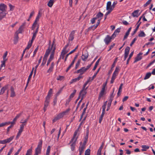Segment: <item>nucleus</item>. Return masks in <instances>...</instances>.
I'll list each match as a JSON object with an SVG mask.
<instances>
[{
    "label": "nucleus",
    "mask_w": 155,
    "mask_h": 155,
    "mask_svg": "<svg viewBox=\"0 0 155 155\" xmlns=\"http://www.w3.org/2000/svg\"><path fill=\"white\" fill-rule=\"evenodd\" d=\"M91 64H89L87 65L86 67H84L81 68L80 69L78 70L77 71L76 73H80L79 75L82 76V75L87 71L91 66Z\"/></svg>",
    "instance_id": "obj_1"
},
{
    "label": "nucleus",
    "mask_w": 155,
    "mask_h": 155,
    "mask_svg": "<svg viewBox=\"0 0 155 155\" xmlns=\"http://www.w3.org/2000/svg\"><path fill=\"white\" fill-rule=\"evenodd\" d=\"M68 46V44L66 45L65 47L63 48L61 52V54L60 55L59 58L60 59H63L65 57V55L69 51V50L67 49V47Z\"/></svg>",
    "instance_id": "obj_2"
},
{
    "label": "nucleus",
    "mask_w": 155,
    "mask_h": 155,
    "mask_svg": "<svg viewBox=\"0 0 155 155\" xmlns=\"http://www.w3.org/2000/svg\"><path fill=\"white\" fill-rule=\"evenodd\" d=\"M6 7V5L4 4H0V14H1V15L4 17L7 14L5 11Z\"/></svg>",
    "instance_id": "obj_3"
},
{
    "label": "nucleus",
    "mask_w": 155,
    "mask_h": 155,
    "mask_svg": "<svg viewBox=\"0 0 155 155\" xmlns=\"http://www.w3.org/2000/svg\"><path fill=\"white\" fill-rule=\"evenodd\" d=\"M42 140H40L38 143L37 147L35 149V153L38 154H40L41 153L42 146Z\"/></svg>",
    "instance_id": "obj_4"
},
{
    "label": "nucleus",
    "mask_w": 155,
    "mask_h": 155,
    "mask_svg": "<svg viewBox=\"0 0 155 155\" xmlns=\"http://www.w3.org/2000/svg\"><path fill=\"white\" fill-rule=\"evenodd\" d=\"M56 48L55 47H54V48L52 52L51 53L50 57L47 61V65L48 66V65L49 64L50 62L54 58V55L55 52V50Z\"/></svg>",
    "instance_id": "obj_5"
},
{
    "label": "nucleus",
    "mask_w": 155,
    "mask_h": 155,
    "mask_svg": "<svg viewBox=\"0 0 155 155\" xmlns=\"http://www.w3.org/2000/svg\"><path fill=\"white\" fill-rule=\"evenodd\" d=\"M87 90L82 88V89L81 90L79 94V97H81V98H82V99H83L86 94H87Z\"/></svg>",
    "instance_id": "obj_6"
},
{
    "label": "nucleus",
    "mask_w": 155,
    "mask_h": 155,
    "mask_svg": "<svg viewBox=\"0 0 155 155\" xmlns=\"http://www.w3.org/2000/svg\"><path fill=\"white\" fill-rule=\"evenodd\" d=\"M50 99L45 97V101L44 104V106L43 109L44 112L46 111L49 105V104L50 101Z\"/></svg>",
    "instance_id": "obj_7"
},
{
    "label": "nucleus",
    "mask_w": 155,
    "mask_h": 155,
    "mask_svg": "<svg viewBox=\"0 0 155 155\" xmlns=\"http://www.w3.org/2000/svg\"><path fill=\"white\" fill-rule=\"evenodd\" d=\"M75 33V31L73 30L70 33L69 35V38H68V45H69V43L71 41H72L74 38V34Z\"/></svg>",
    "instance_id": "obj_8"
},
{
    "label": "nucleus",
    "mask_w": 155,
    "mask_h": 155,
    "mask_svg": "<svg viewBox=\"0 0 155 155\" xmlns=\"http://www.w3.org/2000/svg\"><path fill=\"white\" fill-rule=\"evenodd\" d=\"M106 88H104L102 87L101 90V91L98 97V100H100L101 98L103 97V96L106 94Z\"/></svg>",
    "instance_id": "obj_9"
},
{
    "label": "nucleus",
    "mask_w": 155,
    "mask_h": 155,
    "mask_svg": "<svg viewBox=\"0 0 155 155\" xmlns=\"http://www.w3.org/2000/svg\"><path fill=\"white\" fill-rule=\"evenodd\" d=\"M114 37H112V36L111 37L107 35L106 37L105 38L104 40V41L105 42V44L107 45H108L110 42L111 41V39L113 38H114Z\"/></svg>",
    "instance_id": "obj_10"
},
{
    "label": "nucleus",
    "mask_w": 155,
    "mask_h": 155,
    "mask_svg": "<svg viewBox=\"0 0 155 155\" xmlns=\"http://www.w3.org/2000/svg\"><path fill=\"white\" fill-rule=\"evenodd\" d=\"M40 15V13L38 14V16L37 17L35 20V22L33 23V24L32 27V29L34 30L35 28L36 27L37 25H38L37 21H39V15Z\"/></svg>",
    "instance_id": "obj_11"
},
{
    "label": "nucleus",
    "mask_w": 155,
    "mask_h": 155,
    "mask_svg": "<svg viewBox=\"0 0 155 155\" xmlns=\"http://www.w3.org/2000/svg\"><path fill=\"white\" fill-rule=\"evenodd\" d=\"M81 142L80 143V145L79 148V155H81L84 152V150L85 148V146L84 145H81Z\"/></svg>",
    "instance_id": "obj_12"
},
{
    "label": "nucleus",
    "mask_w": 155,
    "mask_h": 155,
    "mask_svg": "<svg viewBox=\"0 0 155 155\" xmlns=\"http://www.w3.org/2000/svg\"><path fill=\"white\" fill-rule=\"evenodd\" d=\"M130 50V48L127 46L125 49L124 56V60L125 61L128 57Z\"/></svg>",
    "instance_id": "obj_13"
},
{
    "label": "nucleus",
    "mask_w": 155,
    "mask_h": 155,
    "mask_svg": "<svg viewBox=\"0 0 155 155\" xmlns=\"http://www.w3.org/2000/svg\"><path fill=\"white\" fill-rule=\"evenodd\" d=\"M63 116L62 115L61 113L59 114L56 116L52 120L53 123H54L56 122L57 120L60 119L63 117Z\"/></svg>",
    "instance_id": "obj_14"
},
{
    "label": "nucleus",
    "mask_w": 155,
    "mask_h": 155,
    "mask_svg": "<svg viewBox=\"0 0 155 155\" xmlns=\"http://www.w3.org/2000/svg\"><path fill=\"white\" fill-rule=\"evenodd\" d=\"M143 54L142 53L140 52L137 54V56L135 58V60L134 61V63L140 61L142 59V57L141 56Z\"/></svg>",
    "instance_id": "obj_15"
},
{
    "label": "nucleus",
    "mask_w": 155,
    "mask_h": 155,
    "mask_svg": "<svg viewBox=\"0 0 155 155\" xmlns=\"http://www.w3.org/2000/svg\"><path fill=\"white\" fill-rule=\"evenodd\" d=\"M54 66V62H53L51 63V64L49 67V68L47 70V73H51V72H52L53 71Z\"/></svg>",
    "instance_id": "obj_16"
},
{
    "label": "nucleus",
    "mask_w": 155,
    "mask_h": 155,
    "mask_svg": "<svg viewBox=\"0 0 155 155\" xmlns=\"http://www.w3.org/2000/svg\"><path fill=\"white\" fill-rule=\"evenodd\" d=\"M83 78V76L79 75V76L77 78L72 79L71 82H70V83L72 84L74 82H76L77 81H79L82 78Z\"/></svg>",
    "instance_id": "obj_17"
},
{
    "label": "nucleus",
    "mask_w": 155,
    "mask_h": 155,
    "mask_svg": "<svg viewBox=\"0 0 155 155\" xmlns=\"http://www.w3.org/2000/svg\"><path fill=\"white\" fill-rule=\"evenodd\" d=\"M22 112H21L17 114L15 117L13 121L11 122H11L10 124L14 125L15 124V122L16 121L17 119L22 115Z\"/></svg>",
    "instance_id": "obj_18"
},
{
    "label": "nucleus",
    "mask_w": 155,
    "mask_h": 155,
    "mask_svg": "<svg viewBox=\"0 0 155 155\" xmlns=\"http://www.w3.org/2000/svg\"><path fill=\"white\" fill-rule=\"evenodd\" d=\"M88 57V54L87 52H86L84 54L83 53L81 56L82 60L84 61H86Z\"/></svg>",
    "instance_id": "obj_19"
},
{
    "label": "nucleus",
    "mask_w": 155,
    "mask_h": 155,
    "mask_svg": "<svg viewBox=\"0 0 155 155\" xmlns=\"http://www.w3.org/2000/svg\"><path fill=\"white\" fill-rule=\"evenodd\" d=\"M78 130H75V132H74L73 137V138L71 139V141H74V140L75 141H77L78 137H77V134L78 133Z\"/></svg>",
    "instance_id": "obj_20"
},
{
    "label": "nucleus",
    "mask_w": 155,
    "mask_h": 155,
    "mask_svg": "<svg viewBox=\"0 0 155 155\" xmlns=\"http://www.w3.org/2000/svg\"><path fill=\"white\" fill-rule=\"evenodd\" d=\"M139 10H135L132 13V15L133 17H138L140 15V14H138V13L139 12Z\"/></svg>",
    "instance_id": "obj_21"
},
{
    "label": "nucleus",
    "mask_w": 155,
    "mask_h": 155,
    "mask_svg": "<svg viewBox=\"0 0 155 155\" xmlns=\"http://www.w3.org/2000/svg\"><path fill=\"white\" fill-rule=\"evenodd\" d=\"M120 28H118L117 29H116L113 34L112 35V37H114L115 38L116 37L117 35L119 32H120Z\"/></svg>",
    "instance_id": "obj_22"
},
{
    "label": "nucleus",
    "mask_w": 155,
    "mask_h": 155,
    "mask_svg": "<svg viewBox=\"0 0 155 155\" xmlns=\"http://www.w3.org/2000/svg\"><path fill=\"white\" fill-rule=\"evenodd\" d=\"M90 79H91V78H89V79H88L87 80V81L83 85L82 88H83V89H88V86H87L86 87V86L87 85V84L88 83L90 82Z\"/></svg>",
    "instance_id": "obj_23"
},
{
    "label": "nucleus",
    "mask_w": 155,
    "mask_h": 155,
    "mask_svg": "<svg viewBox=\"0 0 155 155\" xmlns=\"http://www.w3.org/2000/svg\"><path fill=\"white\" fill-rule=\"evenodd\" d=\"M76 142V141H75L74 140L71 141V140L70 142H73V143L71 145V149L72 151H73L74 150Z\"/></svg>",
    "instance_id": "obj_24"
},
{
    "label": "nucleus",
    "mask_w": 155,
    "mask_h": 155,
    "mask_svg": "<svg viewBox=\"0 0 155 155\" xmlns=\"http://www.w3.org/2000/svg\"><path fill=\"white\" fill-rule=\"evenodd\" d=\"M11 95L10 96L11 97H14L15 96V92L14 91V89L13 87H11Z\"/></svg>",
    "instance_id": "obj_25"
},
{
    "label": "nucleus",
    "mask_w": 155,
    "mask_h": 155,
    "mask_svg": "<svg viewBox=\"0 0 155 155\" xmlns=\"http://www.w3.org/2000/svg\"><path fill=\"white\" fill-rule=\"evenodd\" d=\"M51 50L49 48L46 51L45 55L44 57V58L47 59V58Z\"/></svg>",
    "instance_id": "obj_26"
},
{
    "label": "nucleus",
    "mask_w": 155,
    "mask_h": 155,
    "mask_svg": "<svg viewBox=\"0 0 155 155\" xmlns=\"http://www.w3.org/2000/svg\"><path fill=\"white\" fill-rule=\"evenodd\" d=\"M53 91L52 89L50 88L48 91V95L46 96V97L50 99L51 97V95L52 94Z\"/></svg>",
    "instance_id": "obj_27"
},
{
    "label": "nucleus",
    "mask_w": 155,
    "mask_h": 155,
    "mask_svg": "<svg viewBox=\"0 0 155 155\" xmlns=\"http://www.w3.org/2000/svg\"><path fill=\"white\" fill-rule=\"evenodd\" d=\"M32 147L29 149L28 150L25 155H32Z\"/></svg>",
    "instance_id": "obj_28"
},
{
    "label": "nucleus",
    "mask_w": 155,
    "mask_h": 155,
    "mask_svg": "<svg viewBox=\"0 0 155 155\" xmlns=\"http://www.w3.org/2000/svg\"><path fill=\"white\" fill-rule=\"evenodd\" d=\"M7 86H5L4 87H3L1 90V92H0V95L3 94L4 93L5 90L7 89Z\"/></svg>",
    "instance_id": "obj_29"
},
{
    "label": "nucleus",
    "mask_w": 155,
    "mask_h": 155,
    "mask_svg": "<svg viewBox=\"0 0 155 155\" xmlns=\"http://www.w3.org/2000/svg\"><path fill=\"white\" fill-rule=\"evenodd\" d=\"M141 147L142 148V151H146L149 148V146L146 145H143L141 146Z\"/></svg>",
    "instance_id": "obj_30"
},
{
    "label": "nucleus",
    "mask_w": 155,
    "mask_h": 155,
    "mask_svg": "<svg viewBox=\"0 0 155 155\" xmlns=\"http://www.w3.org/2000/svg\"><path fill=\"white\" fill-rule=\"evenodd\" d=\"M101 60V58H99L97 60V61L96 62L94 66V68L93 69V71H94L97 68L98 65L99 64V62H100V61Z\"/></svg>",
    "instance_id": "obj_31"
},
{
    "label": "nucleus",
    "mask_w": 155,
    "mask_h": 155,
    "mask_svg": "<svg viewBox=\"0 0 155 155\" xmlns=\"http://www.w3.org/2000/svg\"><path fill=\"white\" fill-rule=\"evenodd\" d=\"M104 142H103L102 143V144L101 146L100 147L99 149H98L97 153H100L101 154V152L102 149L103 147V146L104 145Z\"/></svg>",
    "instance_id": "obj_32"
},
{
    "label": "nucleus",
    "mask_w": 155,
    "mask_h": 155,
    "mask_svg": "<svg viewBox=\"0 0 155 155\" xmlns=\"http://www.w3.org/2000/svg\"><path fill=\"white\" fill-rule=\"evenodd\" d=\"M14 139V137L12 136L10 137L9 138L5 139L6 143H9L11 142Z\"/></svg>",
    "instance_id": "obj_33"
},
{
    "label": "nucleus",
    "mask_w": 155,
    "mask_h": 155,
    "mask_svg": "<svg viewBox=\"0 0 155 155\" xmlns=\"http://www.w3.org/2000/svg\"><path fill=\"white\" fill-rule=\"evenodd\" d=\"M105 112H102V114L99 117V122L100 123H101V122L103 120L104 115L105 114Z\"/></svg>",
    "instance_id": "obj_34"
},
{
    "label": "nucleus",
    "mask_w": 155,
    "mask_h": 155,
    "mask_svg": "<svg viewBox=\"0 0 155 155\" xmlns=\"http://www.w3.org/2000/svg\"><path fill=\"white\" fill-rule=\"evenodd\" d=\"M54 0H50L48 3V5L50 7H51L54 3Z\"/></svg>",
    "instance_id": "obj_35"
},
{
    "label": "nucleus",
    "mask_w": 155,
    "mask_h": 155,
    "mask_svg": "<svg viewBox=\"0 0 155 155\" xmlns=\"http://www.w3.org/2000/svg\"><path fill=\"white\" fill-rule=\"evenodd\" d=\"M10 123L11 122H8L0 124V127H3V126L6 125H8L10 124Z\"/></svg>",
    "instance_id": "obj_36"
},
{
    "label": "nucleus",
    "mask_w": 155,
    "mask_h": 155,
    "mask_svg": "<svg viewBox=\"0 0 155 155\" xmlns=\"http://www.w3.org/2000/svg\"><path fill=\"white\" fill-rule=\"evenodd\" d=\"M123 84H120V86L119 87V90L118 91V92L117 93V95L118 96L120 95V93H121V92L122 91V87L123 86Z\"/></svg>",
    "instance_id": "obj_37"
},
{
    "label": "nucleus",
    "mask_w": 155,
    "mask_h": 155,
    "mask_svg": "<svg viewBox=\"0 0 155 155\" xmlns=\"http://www.w3.org/2000/svg\"><path fill=\"white\" fill-rule=\"evenodd\" d=\"M145 34L144 32L143 31H141L140 32L138 35V36L139 37H145Z\"/></svg>",
    "instance_id": "obj_38"
},
{
    "label": "nucleus",
    "mask_w": 155,
    "mask_h": 155,
    "mask_svg": "<svg viewBox=\"0 0 155 155\" xmlns=\"http://www.w3.org/2000/svg\"><path fill=\"white\" fill-rule=\"evenodd\" d=\"M51 147L50 146H48V147L47 149L46 150V155H49L50 153Z\"/></svg>",
    "instance_id": "obj_39"
},
{
    "label": "nucleus",
    "mask_w": 155,
    "mask_h": 155,
    "mask_svg": "<svg viewBox=\"0 0 155 155\" xmlns=\"http://www.w3.org/2000/svg\"><path fill=\"white\" fill-rule=\"evenodd\" d=\"M103 15V14L101 12H99L96 15V18L97 19L100 18L102 17Z\"/></svg>",
    "instance_id": "obj_40"
},
{
    "label": "nucleus",
    "mask_w": 155,
    "mask_h": 155,
    "mask_svg": "<svg viewBox=\"0 0 155 155\" xmlns=\"http://www.w3.org/2000/svg\"><path fill=\"white\" fill-rule=\"evenodd\" d=\"M151 74L150 72L148 73L146 75V76H145V77L144 78V80H146V79H147L149 78L151 76Z\"/></svg>",
    "instance_id": "obj_41"
},
{
    "label": "nucleus",
    "mask_w": 155,
    "mask_h": 155,
    "mask_svg": "<svg viewBox=\"0 0 155 155\" xmlns=\"http://www.w3.org/2000/svg\"><path fill=\"white\" fill-rule=\"evenodd\" d=\"M70 109L69 108H68V109H67L65 111L61 113V114H62L63 116H64V115L67 114L69 112V111H70Z\"/></svg>",
    "instance_id": "obj_42"
},
{
    "label": "nucleus",
    "mask_w": 155,
    "mask_h": 155,
    "mask_svg": "<svg viewBox=\"0 0 155 155\" xmlns=\"http://www.w3.org/2000/svg\"><path fill=\"white\" fill-rule=\"evenodd\" d=\"M6 61L3 60V61H1L2 64L0 65V68H1V69H2V68L3 67H5V62H6Z\"/></svg>",
    "instance_id": "obj_43"
},
{
    "label": "nucleus",
    "mask_w": 155,
    "mask_h": 155,
    "mask_svg": "<svg viewBox=\"0 0 155 155\" xmlns=\"http://www.w3.org/2000/svg\"><path fill=\"white\" fill-rule=\"evenodd\" d=\"M24 28H22V27L20 26L17 32L18 34L22 33Z\"/></svg>",
    "instance_id": "obj_44"
},
{
    "label": "nucleus",
    "mask_w": 155,
    "mask_h": 155,
    "mask_svg": "<svg viewBox=\"0 0 155 155\" xmlns=\"http://www.w3.org/2000/svg\"><path fill=\"white\" fill-rule=\"evenodd\" d=\"M141 22H140L137 25V26L136 28H135V29L133 33H132V35H133L134 34L136 33V32H137V30L138 29V28H139V27L140 26V24H141Z\"/></svg>",
    "instance_id": "obj_45"
},
{
    "label": "nucleus",
    "mask_w": 155,
    "mask_h": 155,
    "mask_svg": "<svg viewBox=\"0 0 155 155\" xmlns=\"http://www.w3.org/2000/svg\"><path fill=\"white\" fill-rule=\"evenodd\" d=\"M76 92V90L75 89H74L73 91V92L70 95V98H72L74 96Z\"/></svg>",
    "instance_id": "obj_46"
},
{
    "label": "nucleus",
    "mask_w": 155,
    "mask_h": 155,
    "mask_svg": "<svg viewBox=\"0 0 155 155\" xmlns=\"http://www.w3.org/2000/svg\"><path fill=\"white\" fill-rule=\"evenodd\" d=\"M119 71V68L118 67H116V68L115 70L114 71L113 73H114V74L117 75Z\"/></svg>",
    "instance_id": "obj_47"
},
{
    "label": "nucleus",
    "mask_w": 155,
    "mask_h": 155,
    "mask_svg": "<svg viewBox=\"0 0 155 155\" xmlns=\"http://www.w3.org/2000/svg\"><path fill=\"white\" fill-rule=\"evenodd\" d=\"M133 53H134V51H132L130 53V54L129 56V58H128V59L127 60V64H128L129 61L130 60V58H131V57L133 55Z\"/></svg>",
    "instance_id": "obj_48"
},
{
    "label": "nucleus",
    "mask_w": 155,
    "mask_h": 155,
    "mask_svg": "<svg viewBox=\"0 0 155 155\" xmlns=\"http://www.w3.org/2000/svg\"><path fill=\"white\" fill-rule=\"evenodd\" d=\"M7 54H8V52L7 51L5 52V53H4V55L3 56V60H5V61L7 60V59L6 58V57L7 55Z\"/></svg>",
    "instance_id": "obj_49"
},
{
    "label": "nucleus",
    "mask_w": 155,
    "mask_h": 155,
    "mask_svg": "<svg viewBox=\"0 0 155 155\" xmlns=\"http://www.w3.org/2000/svg\"><path fill=\"white\" fill-rule=\"evenodd\" d=\"M111 103H112V100L110 101H109V102L108 103L107 107V111H108L110 109V107L111 106Z\"/></svg>",
    "instance_id": "obj_50"
},
{
    "label": "nucleus",
    "mask_w": 155,
    "mask_h": 155,
    "mask_svg": "<svg viewBox=\"0 0 155 155\" xmlns=\"http://www.w3.org/2000/svg\"><path fill=\"white\" fill-rule=\"evenodd\" d=\"M152 0H148L146 3L143 5L144 7H147L148 5L150 4Z\"/></svg>",
    "instance_id": "obj_51"
},
{
    "label": "nucleus",
    "mask_w": 155,
    "mask_h": 155,
    "mask_svg": "<svg viewBox=\"0 0 155 155\" xmlns=\"http://www.w3.org/2000/svg\"><path fill=\"white\" fill-rule=\"evenodd\" d=\"M34 69V68H32V70L31 71V73H30L29 76H28V80L31 79V77L33 74Z\"/></svg>",
    "instance_id": "obj_52"
},
{
    "label": "nucleus",
    "mask_w": 155,
    "mask_h": 155,
    "mask_svg": "<svg viewBox=\"0 0 155 155\" xmlns=\"http://www.w3.org/2000/svg\"><path fill=\"white\" fill-rule=\"evenodd\" d=\"M114 88L113 92H112V94L110 95V100L109 101H111V100H112H112H113V98H114V94H114Z\"/></svg>",
    "instance_id": "obj_53"
},
{
    "label": "nucleus",
    "mask_w": 155,
    "mask_h": 155,
    "mask_svg": "<svg viewBox=\"0 0 155 155\" xmlns=\"http://www.w3.org/2000/svg\"><path fill=\"white\" fill-rule=\"evenodd\" d=\"M63 87L61 88L56 94V96L57 97L61 93L63 90Z\"/></svg>",
    "instance_id": "obj_54"
},
{
    "label": "nucleus",
    "mask_w": 155,
    "mask_h": 155,
    "mask_svg": "<svg viewBox=\"0 0 155 155\" xmlns=\"http://www.w3.org/2000/svg\"><path fill=\"white\" fill-rule=\"evenodd\" d=\"M64 78V77L62 76H59L57 78L58 80L61 81L63 80Z\"/></svg>",
    "instance_id": "obj_55"
},
{
    "label": "nucleus",
    "mask_w": 155,
    "mask_h": 155,
    "mask_svg": "<svg viewBox=\"0 0 155 155\" xmlns=\"http://www.w3.org/2000/svg\"><path fill=\"white\" fill-rule=\"evenodd\" d=\"M90 150L89 149H87L86 150L85 152V155H90Z\"/></svg>",
    "instance_id": "obj_56"
},
{
    "label": "nucleus",
    "mask_w": 155,
    "mask_h": 155,
    "mask_svg": "<svg viewBox=\"0 0 155 155\" xmlns=\"http://www.w3.org/2000/svg\"><path fill=\"white\" fill-rule=\"evenodd\" d=\"M57 97L56 96L54 97V100H53V105L54 106H55L56 105V104H57Z\"/></svg>",
    "instance_id": "obj_57"
},
{
    "label": "nucleus",
    "mask_w": 155,
    "mask_h": 155,
    "mask_svg": "<svg viewBox=\"0 0 155 155\" xmlns=\"http://www.w3.org/2000/svg\"><path fill=\"white\" fill-rule=\"evenodd\" d=\"M8 6L10 8V11H13L15 7L10 4H8Z\"/></svg>",
    "instance_id": "obj_58"
},
{
    "label": "nucleus",
    "mask_w": 155,
    "mask_h": 155,
    "mask_svg": "<svg viewBox=\"0 0 155 155\" xmlns=\"http://www.w3.org/2000/svg\"><path fill=\"white\" fill-rule=\"evenodd\" d=\"M38 49V46L37 47L35 48V51H34L33 52V57H34L35 56Z\"/></svg>",
    "instance_id": "obj_59"
},
{
    "label": "nucleus",
    "mask_w": 155,
    "mask_h": 155,
    "mask_svg": "<svg viewBox=\"0 0 155 155\" xmlns=\"http://www.w3.org/2000/svg\"><path fill=\"white\" fill-rule=\"evenodd\" d=\"M111 6H112L111 2L110 1L108 2L107 3L106 8L107 9H108L109 7Z\"/></svg>",
    "instance_id": "obj_60"
},
{
    "label": "nucleus",
    "mask_w": 155,
    "mask_h": 155,
    "mask_svg": "<svg viewBox=\"0 0 155 155\" xmlns=\"http://www.w3.org/2000/svg\"><path fill=\"white\" fill-rule=\"evenodd\" d=\"M32 45V43L30 42H29L28 44V46L27 47L25 48L26 50L27 49H28Z\"/></svg>",
    "instance_id": "obj_61"
},
{
    "label": "nucleus",
    "mask_w": 155,
    "mask_h": 155,
    "mask_svg": "<svg viewBox=\"0 0 155 155\" xmlns=\"http://www.w3.org/2000/svg\"><path fill=\"white\" fill-rule=\"evenodd\" d=\"M129 34H130V33L128 32L127 31V32H126V33L124 36V38L123 39V40H124L125 39H126L127 38L128 36L129 35Z\"/></svg>",
    "instance_id": "obj_62"
},
{
    "label": "nucleus",
    "mask_w": 155,
    "mask_h": 155,
    "mask_svg": "<svg viewBox=\"0 0 155 155\" xmlns=\"http://www.w3.org/2000/svg\"><path fill=\"white\" fill-rule=\"evenodd\" d=\"M97 19L96 18V17L92 18L91 20V23L92 24L94 23L95 22V20Z\"/></svg>",
    "instance_id": "obj_63"
},
{
    "label": "nucleus",
    "mask_w": 155,
    "mask_h": 155,
    "mask_svg": "<svg viewBox=\"0 0 155 155\" xmlns=\"http://www.w3.org/2000/svg\"><path fill=\"white\" fill-rule=\"evenodd\" d=\"M137 40V38H134L133 41H132V42L130 44V46H132V45H133V44L135 43L136 41Z\"/></svg>",
    "instance_id": "obj_64"
}]
</instances>
